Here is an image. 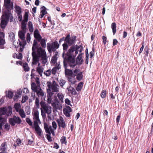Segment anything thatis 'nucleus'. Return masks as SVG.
I'll list each match as a JSON object with an SVG mask.
<instances>
[{"mask_svg": "<svg viewBox=\"0 0 153 153\" xmlns=\"http://www.w3.org/2000/svg\"><path fill=\"white\" fill-rule=\"evenodd\" d=\"M26 120L27 123L30 126H32L33 125L32 122L30 119L27 118L26 119Z\"/></svg>", "mask_w": 153, "mask_h": 153, "instance_id": "obj_50", "label": "nucleus"}, {"mask_svg": "<svg viewBox=\"0 0 153 153\" xmlns=\"http://www.w3.org/2000/svg\"><path fill=\"white\" fill-rule=\"evenodd\" d=\"M79 69H76L74 70L73 72V76L75 77L76 76L77 74L79 72Z\"/></svg>", "mask_w": 153, "mask_h": 153, "instance_id": "obj_46", "label": "nucleus"}, {"mask_svg": "<svg viewBox=\"0 0 153 153\" xmlns=\"http://www.w3.org/2000/svg\"><path fill=\"white\" fill-rule=\"evenodd\" d=\"M10 35H11L12 36V39H11V41H13V47L15 48H18L19 46H20V48H19V51L20 52H22L24 50L25 48V46H23V42H21L19 40H18V41H13V40L14 39V34L13 32L10 33Z\"/></svg>", "mask_w": 153, "mask_h": 153, "instance_id": "obj_6", "label": "nucleus"}, {"mask_svg": "<svg viewBox=\"0 0 153 153\" xmlns=\"http://www.w3.org/2000/svg\"><path fill=\"white\" fill-rule=\"evenodd\" d=\"M76 76V79L79 81H80L83 77L82 72H80L77 74Z\"/></svg>", "mask_w": 153, "mask_h": 153, "instance_id": "obj_32", "label": "nucleus"}, {"mask_svg": "<svg viewBox=\"0 0 153 153\" xmlns=\"http://www.w3.org/2000/svg\"><path fill=\"white\" fill-rule=\"evenodd\" d=\"M63 111L64 114L67 117H70V112L68 111L66 108H65L63 109Z\"/></svg>", "mask_w": 153, "mask_h": 153, "instance_id": "obj_38", "label": "nucleus"}, {"mask_svg": "<svg viewBox=\"0 0 153 153\" xmlns=\"http://www.w3.org/2000/svg\"><path fill=\"white\" fill-rule=\"evenodd\" d=\"M35 104L37 108H39V98L37 97L36 98Z\"/></svg>", "mask_w": 153, "mask_h": 153, "instance_id": "obj_49", "label": "nucleus"}, {"mask_svg": "<svg viewBox=\"0 0 153 153\" xmlns=\"http://www.w3.org/2000/svg\"><path fill=\"white\" fill-rule=\"evenodd\" d=\"M15 12L17 14H19L21 13L22 12V9L21 7L18 6L16 5L15 6Z\"/></svg>", "mask_w": 153, "mask_h": 153, "instance_id": "obj_25", "label": "nucleus"}, {"mask_svg": "<svg viewBox=\"0 0 153 153\" xmlns=\"http://www.w3.org/2000/svg\"><path fill=\"white\" fill-rule=\"evenodd\" d=\"M75 46L76 48V49L78 50V51H79L80 53H82L81 52L83 50V48L82 46L81 45L78 46L77 45H76Z\"/></svg>", "mask_w": 153, "mask_h": 153, "instance_id": "obj_43", "label": "nucleus"}, {"mask_svg": "<svg viewBox=\"0 0 153 153\" xmlns=\"http://www.w3.org/2000/svg\"><path fill=\"white\" fill-rule=\"evenodd\" d=\"M66 140V137H62L61 139L60 140V141L62 143H65L66 142H65Z\"/></svg>", "mask_w": 153, "mask_h": 153, "instance_id": "obj_57", "label": "nucleus"}, {"mask_svg": "<svg viewBox=\"0 0 153 153\" xmlns=\"http://www.w3.org/2000/svg\"><path fill=\"white\" fill-rule=\"evenodd\" d=\"M10 18V13H7L5 12L1 16V23L0 25L1 28L2 29H4L7 25Z\"/></svg>", "mask_w": 153, "mask_h": 153, "instance_id": "obj_3", "label": "nucleus"}, {"mask_svg": "<svg viewBox=\"0 0 153 153\" xmlns=\"http://www.w3.org/2000/svg\"><path fill=\"white\" fill-rule=\"evenodd\" d=\"M35 131L36 133L39 136H41L42 135V131L40 127H36L34 128Z\"/></svg>", "mask_w": 153, "mask_h": 153, "instance_id": "obj_22", "label": "nucleus"}, {"mask_svg": "<svg viewBox=\"0 0 153 153\" xmlns=\"http://www.w3.org/2000/svg\"><path fill=\"white\" fill-rule=\"evenodd\" d=\"M23 67L24 69V70L25 71H29L30 68L28 66V64L27 63L25 62L24 63L23 65Z\"/></svg>", "mask_w": 153, "mask_h": 153, "instance_id": "obj_39", "label": "nucleus"}, {"mask_svg": "<svg viewBox=\"0 0 153 153\" xmlns=\"http://www.w3.org/2000/svg\"><path fill=\"white\" fill-rule=\"evenodd\" d=\"M68 91L70 92L72 95H76V92L75 89L73 87L70 86L69 88H67Z\"/></svg>", "mask_w": 153, "mask_h": 153, "instance_id": "obj_23", "label": "nucleus"}, {"mask_svg": "<svg viewBox=\"0 0 153 153\" xmlns=\"http://www.w3.org/2000/svg\"><path fill=\"white\" fill-rule=\"evenodd\" d=\"M76 39V36H73L70 37V34H68L66 37V42L68 43L70 46L74 44Z\"/></svg>", "mask_w": 153, "mask_h": 153, "instance_id": "obj_9", "label": "nucleus"}, {"mask_svg": "<svg viewBox=\"0 0 153 153\" xmlns=\"http://www.w3.org/2000/svg\"><path fill=\"white\" fill-rule=\"evenodd\" d=\"M51 73V71L49 69L45 71L44 73V74L46 76H48L50 75Z\"/></svg>", "mask_w": 153, "mask_h": 153, "instance_id": "obj_47", "label": "nucleus"}, {"mask_svg": "<svg viewBox=\"0 0 153 153\" xmlns=\"http://www.w3.org/2000/svg\"><path fill=\"white\" fill-rule=\"evenodd\" d=\"M95 52V48L94 47L92 48V51L90 53V58H92L94 55V53Z\"/></svg>", "mask_w": 153, "mask_h": 153, "instance_id": "obj_48", "label": "nucleus"}, {"mask_svg": "<svg viewBox=\"0 0 153 153\" xmlns=\"http://www.w3.org/2000/svg\"><path fill=\"white\" fill-rule=\"evenodd\" d=\"M26 22L22 21L21 23V29L23 31L25 32H26L27 31L26 24Z\"/></svg>", "mask_w": 153, "mask_h": 153, "instance_id": "obj_24", "label": "nucleus"}, {"mask_svg": "<svg viewBox=\"0 0 153 153\" xmlns=\"http://www.w3.org/2000/svg\"><path fill=\"white\" fill-rule=\"evenodd\" d=\"M65 103L68 105H70L71 106L72 105H71V101H70L68 99L66 98L65 100Z\"/></svg>", "mask_w": 153, "mask_h": 153, "instance_id": "obj_61", "label": "nucleus"}, {"mask_svg": "<svg viewBox=\"0 0 153 153\" xmlns=\"http://www.w3.org/2000/svg\"><path fill=\"white\" fill-rule=\"evenodd\" d=\"M16 57L18 59H21L22 58V54L21 53H19L18 55L16 54Z\"/></svg>", "mask_w": 153, "mask_h": 153, "instance_id": "obj_60", "label": "nucleus"}, {"mask_svg": "<svg viewBox=\"0 0 153 153\" xmlns=\"http://www.w3.org/2000/svg\"><path fill=\"white\" fill-rule=\"evenodd\" d=\"M68 81L70 82H71V83L72 84H74L75 82V81L74 80V79H73L71 77L69 78Z\"/></svg>", "mask_w": 153, "mask_h": 153, "instance_id": "obj_64", "label": "nucleus"}, {"mask_svg": "<svg viewBox=\"0 0 153 153\" xmlns=\"http://www.w3.org/2000/svg\"><path fill=\"white\" fill-rule=\"evenodd\" d=\"M52 127H53L55 129H56V128H57V125L56 123V122L54 121H53L52 122Z\"/></svg>", "mask_w": 153, "mask_h": 153, "instance_id": "obj_62", "label": "nucleus"}, {"mask_svg": "<svg viewBox=\"0 0 153 153\" xmlns=\"http://www.w3.org/2000/svg\"><path fill=\"white\" fill-rule=\"evenodd\" d=\"M57 97L59 100L62 102H63V98L64 96L63 94H57Z\"/></svg>", "mask_w": 153, "mask_h": 153, "instance_id": "obj_45", "label": "nucleus"}, {"mask_svg": "<svg viewBox=\"0 0 153 153\" xmlns=\"http://www.w3.org/2000/svg\"><path fill=\"white\" fill-rule=\"evenodd\" d=\"M68 43L65 42L62 45V46L63 47V50H64V52L62 53V57L64 58V60H66V58H65V57L66 56L65 55L67 53H65V52L67 51V50L68 48Z\"/></svg>", "mask_w": 153, "mask_h": 153, "instance_id": "obj_16", "label": "nucleus"}, {"mask_svg": "<svg viewBox=\"0 0 153 153\" xmlns=\"http://www.w3.org/2000/svg\"><path fill=\"white\" fill-rule=\"evenodd\" d=\"M40 105L44 111L48 114H50L51 112V108L48 104H46L45 102L42 101L40 102Z\"/></svg>", "mask_w": 153, "mask_h": 153, "instance_id": "obj_8", "label": "nucleus"}, {"mask_svg": "<svg viewBox=\"0 0 153 153\" xmlns=\"http://www.w3.org/2000/svg\"><path fill=\"white\" fill-rule=\"evenodd\" d=\"M41 58L42 60V63L43 64H46L47 61V55L44 56Z\"/></svg>", "mask_w": 153, "mask_h": 153, "instance_id": "obj_41", "label": "nucleus"}, {"mask_svg": "<svg viewBox=\"0 0 153 153\" xmlns=\"http://www.w3.org/2000/svg\"><path fill=\"white\" fill-rule=\"evenodd\" d=\"M55 102L52 104V105L53 106H56V104L58 105V103H59V101L57 98H55Z\"/></svg>", "mask_w": 153, "mask_h": 153, "instance_id": "obj_56", "label": "nucleus"}, {"mask_svg": "<svg viewBox=\"0 0 153 153\" xmlns=\"http://www.w3.org/2000/svg\"><path fill=\"white\" fill-rule=\"evenodd\" d=\"M28 99V97L26 96H25L24 97H22V103H24L26 101V100H27Z\"/></svg>", "mask_w": 153, "mask_h": 153, "instance_id": "obj_54", "label": "nucleus"}, {"mask_svg": "<svg viewBox=\"0 0 153 153\" xmlns=\"http://www.w3.org/2000/svg\"><path fill=\"white\" fill-rule=\"evenodd\" d=\"M34 128L36 127H39V124H41V121L40 120L39 121H37V120H34Z\"/></svg>", "mask_w": 153, "mask_h": 153, "instance_id": "obj_44", "label": "nucleus"}, {"mask_svg": "<svg viewBox=\"0 0 153 153\" xmlns=\"http://www.w3.org/2000/svg\"><path fill=\"white\" fill-rule=\"evenodd\" d=\"M61 66L59 62L56 63L55 66L52 68L51 71L52 74L54 75H55L56 72L61 68Z\"/></svg>", "mask_w": 153, "mask_h": 153, "instance_id": "obj_17", "label": "nucleus"}, {"mask_svg": "<svg viewBox=\"0 0 153 153\" xmlns=\"http://www.w3.org/2000/svg\"><path fill=\"white\" fill-rule=\"evenodd\" d=\"M16 111L18 112V111L20 110V109H21V106L20 104L19 103H16L15 104L14 106Z\"/></svg>", "mask_w": 153, "mask_h": 153, "instance_id": "obj_30", "label": "nucleus"}, {"mask_svg": "<svg viewBox=\"0 0 153 153\" xmlns=\"http://www.w3.org/2000/svg\"><path fill=\"white\" fill-rule=\"evenodd\" d=\"M59 84L60 85L61 87H62L66 83V81L65 80L61 79L58 80Z\"/></svg>", "mask_w": 153, "mask_h": 153, "instance_id": "obj_36", "label": "nucleus"}, {"mask_svg": "<svg viewBox=\"0 0 153 153\" xmlns=\"http://www.w3.org/2000/svg\"><path fill=\"white\" fill-rule=\"evenodd\" d=\"M28 12H25V13L24 16V20L22 21V22H27L28 20Z\"/></svg>", "mask_w": 153, "mask_h": 153, "instance_id": "obj_34", "label": "nucleus"}, {"mask_svg": "<svg viewBox=\"0 0 153 153\" xmlns=\"http://www.w3.org/2000/svg\"><path fill=\"white\" fill-rule=\"evenodd\" d=\"M19 95L15 94L13 98V100L15 101H17L18 98L19 97Z\"/></svg>", "mask_w": 153, "mask_h": 153, "instance_id": "obj_63", "label": "nucleus"}, {"mask_svg": "<svg viewBox=\"0 0 153 153\" xmlns=\"http://www.w3.org/2000/svg\"><path fill=\"white\" fill-rule=\"evenodd\" d=\"M83 86V83L82 82H80L76 88V90L77 91H81L82 88Z\"/></svg>", "mask_w": 153, "mask_h": 153, "instance_id": "obj_31", "label": "nucleus"}, {"mask_svg": "<svg viewBox=\"0 0 153 153\" xmlns=\"http://www.w3.org/2000/svg\"><path fill=\"white\" fill-rule=\"evenodd\" d=\"M46 55H47V54L45 50L42 49L41 47L37 48V53H36V56L34 55V58L32 59V64L36 65L39 62L40 58H41Z\"/></svg>", "mask_w": 153, "mask_h": 153, "instance_id": "obj_2", "label": "nucleus"}, {"mask_svg": "<svg viewBox=\"0 0 153 153\" xmlns=\"http://www.w3.org/2000/svg\"><path fill=\"white\" fill-rule=\"evenodd\" d=\"M26 39L27 42L29 43L31 39L29 33H27V34Z\"/></svg>", "mask_w": 153, "mask_h": 153, "instance_id": "obj_58", "label": "nucleus"}, {"mask_svg": "<svg viewBox=\"0 0 153 153\" xmlns=\"http://www.w3.org/2000/svg\"><path fill=\"white\" fill-rule=\"evenodd\" d=\"M28 27L30 32H33V31L34 28L33 25L31 21H29L28 22Z\"/></svg>", "mask_w": 153, "mask_h": 153, "instance_id": "obj_26", "label": "nucleus"}, {"mask_svg": "<svg viewBox=\"0 0 153 153\" xmlns=\"http://www.w3.org/2000/svg\"><path fill=\"white\" fill-rule=\"evenodd\" d=\"M34 36V38L37 39L39 42H40L42 38L41 36L39 33V30L37 29H35V30Z\"/></svg>", "mask_w": 153, "mask_h": 153, "instance_id": "obj_18", "label": "nucleus"}, {"mask_svg": "<svg viewBox=\"0 0 153 153\" xmlns=\"http://www.w3.org/2000/svg\"><path fill=\"white\" fill-rule=\"evenodd\" d=\"M45 130L46 133H47L48 134H51L50 130H52L51 126L45 129Z\"/></svg>", "mask_w": 153, "mask_h": 153, "instance_id": "obj_55", "label": "nucleus"}, {"mask_svg": "<svg viewBox=\"0 0 153 153\" xmlns=\"http://www.w3.org/2000/svg\"><path fill=\"white\" fill-rule=\"evenodd\" d=\"M33 119L34 120H37V121H40V120L39 117V113L38 111H35L33 114Z\"/></svg>", "mask_w": 153, "mask_h": 153, "instance_id": "obj_20", "label": "nucleus"}, {"mask_svg": "<svg viewBox=\"0 0 153 153\" xmlns=\"http://www.w3.org/2000/svg\"><path fill=\"white\" fill-rule=\"evenodd\" d=\"M48 91V95H47V97H51L53 95V93H52L53 92L51 90V91H49V89L47 90Z\"/></svg>", "mask_w": 153, "mask_h": 153, "instance_id": "obj_52", "label": "nucleus"}, {"mask_svg": "<svg viewBox=\"0 0 153 153\" xmlns=\"http://www.w3.org/2000/svg\"><path fill=\"white\" fill-rule=\"evenodd\" d=\"M57 59V55L56 53L54 56H53L51 60V62L52 64H55L56 62Z\"/></svg>", "mask_w": 153, "mask_h": 153, "instance_id": "obj_28", "label": "nucleus"}, {"mask_svg": "<svg viewBox=\"0 0 153 153\" xmlns=\"http://www.w3.org/2000/svg\"><path fill=\"white\" fill-rule=\"evenodd\" d=\"M4 7L5 9L4 13H10V0H4Z\"/></svg>", "mask_w": 153, "mask_h": 153, "instance_id": "obj_14", "label": "nucleus"}, {"mask_svg": "<svg viewBox=\"0 0 153 153\" xmlns=\"http://www.w3.org/2000/svg\"><path fill=\"white\" fill-rule=\"evenodd\" d=\"M6 144L4 143H2L0 148V150L1 152H5L6 150L5 148Z\"/></svg>", "mask_w": 153, "mask_h": 153, "instance_id": "obj_40", "label": "nucleus"}, {"mask_svg": "<svg viewBox=\"0 0 153 153\" xmlns=\"http://www.w3.org/2000/svg\"><path fill=\"white\" fill-rule=\"evenodd\" d=\"M59 45L57 41H55L51 43H47V49L49 52L50 53L52 52L55 51L56 50L58 49Z\"/></svg>", "mask_w": 153, "mask_h": 153, "instance_id": "obj_5", "label": "nucleus"}, {"mask_svg": "<svg viewBox=\"0 0 153 153\" xmlns=\"http://www.w3.org/2000/svg\"><path fill=\"white\" fill-rule=\"evenodd\" d=\"M6 119L2 117V115L0 114V122L1 123V124L4 123Z\"/></svg>", "mask_w": 153, "mask_h": 153, "instance_id": "obj_51", "label": "nucleus"}, {"mask_svg": "<svg viewBox=\"0 0 153 153\" xmlns=\"http://www.w3.org/2000/svg\"><path fill=\"white\" fill-rule=\"evenodd\" d=\"M40 44L42 47L43 48H45L46 47V40L45 39H42L41 40Z\"/></svg>", "mask_w": 153, "mask_h": 153, "instance_id": "obj_35", "label": "nucleus"}, {"mask_svg": "<svg viewBox=\"0 0 153 153\" xmlns=\"http://www.w3.org/2000/svg\"><path fill=\"white\" fill-rule=\"evenodd\" d=\"M82 57V53H79L77 57L76 62L75 61V63L76 64V65L77 64L79 65L82 63L83 59Z\"/></svg>", "mask_w": 153, "mask_h": 153, "instance_id": "obj_19", "label": "nucleus"}, {"mask_svg": "<svg viewBox=\"0 0 153 153\" xmlns=\"http://www.w3.org/2000/svg\"><path fill=\"white\" fill-rule=\"evenodd\" d=\"M7 112V108L6 107H1L0 108V114L1 115L6 114Z\"/></svg>", "mask_w": 153, "mask_h": 153, "instance_id": "obj_21", "label": "nucleus"}, {"mask_svg": "<svg viewBox=\"0 0 153 153\" xmlns=\"http://www.w3.org/2000/svg\"><path fill=\"white\" fill-rule=\"evenodd\" d=\"M43 70L44 69L42 67H38L36 68L37 71L38 72L41 76H42V74Z\"/></svg>", "mask_w": 153, "mask_h": 153, "instance_id": "obj_29", "label": "nucleus"}, {"mask_svg": "<svg viewBox=\"0 0 153 153\" xmlns=\"http://www.w3.org/2000/svg\"><path fill=\"white\" fill-rule=\"evenodd\" d=\"M47 84L49 91L51 90L52 92H56L59 91V87L55 81H53L52 83L50 82H48Z\"/></svg>", "mask_w": 153, "mask_h": 153, "instance_id": "obj_7", "label": "nucleus"}, {"mask_svg": "<svg viewBox=\"0 0 153 153\" xmlns=\"http://www.w3.org/2000/svg\"><path fill=\"white\" fill-rule=\"evenodd\" d=\"M51 134H47L46 135L47 139L49 142H51L52 141V140L51 139Z\"/></svg>", "mask_w": 153, "mask_h": 153, "instance_id": "obj_59", "label": "nucleus"}, {"mask_svg": "<svg viewBox=\"0 0 153 153\" xmlns=\"http://www.w3.org/2000/svg\"><path fill=\"white\" fill-rule=\"evenodd\" d=\"M107 91L106 90H102L100 96L103 98H105L106 94Z\"/></svg>", "mask_w": 153, "mask_h": 153, "instance_id": "obj_42", "label": "nucleus"}, {"mask_svg": "<svg viewBox=\"0 0 153 153\" xmlns=\"http://www.w3.org/2000/svg\"><path fill=\"white\" fill-rule=\"evenodd\" d=\"M37 48L36 46H33V45L32 47V56L33 58H34V56L35 55L36 56V49Z\"/></svg>", "mask_w": 153, "mask_h": 153, "instance_id": "obj_37", "label": "nucleus"}, {"mask_svg": "<svg viewBox=\"0 0 153 153\" xmlns=\"http://www.w3.org/2000/svg\"><path fill=\"white\" fill-rule=\"evenodd\" d=\"M31 88L33 91L36 92L39 97L43 96L44 93L39 85H37L35 82L32 83L31 84Z\"/></svg>", "mask_w": 153, "mask_h": 153, "instance_id": "obj_4", "label": "nucleus"}, {"mask_svg": "<svg viewBox=\"0 0 153 153\" xmlns=\"http://www.w3.org/2000/svg\"><path fill=\"white\" fill-rule=\"evenodd\" d=\"M21 120L20 118L15 116L12 118H10V125L14 126L16 123L19 124L21 123Z\"/></svg>", "mask_w": 153, "mask_h": 153, "instance_id": "obj_11", "label": "nucleus"}, {"mask_svg": "<svg viewBox=\"0 0 153 153\" xmlns=\"http://www.w3.org/2000/svg\"><path fill=\"white\" fill-rule=\"evenodd\" d=\"M26 33L23 30L19 31V38L22 41V42H23V47L26 44L25 37V34Z\"/></svg>", "mask_w": 153, "mask_h": 153, "instance_id": "obj_12", "label": "nucleus"}, {"mask_svg": "<svg viewBox=\"0 0 153 153\" xmlns=\"http://www.w3.org/2000/svg\"><path fill=\"white\" fill-rule=\"evenodd\" d=\"M75 51L76 55L78 53V50L76 49L75 46L70 47L65 55V58L68 63V65L71 68H74L76 66L75 57V56L73 54L74 52Z\"/></svg>", "mask_w": 153, "mask_h": 153, "instance_id": "obj_1", "label": "nucleus"}, {"mask_svg": "<svg viewBox=\"0 0 153 153\" xmlns=\"http://www.w3.org/2000/svg\"><path fill=\"white\" fill-rule=\"evenodd\" d=\"M111 28L112 29L113 34L114 35L116 32V24L115 23L113 22L112 23Z\"/></svg>", "mask_w": 153, "mask_h": 153, "instance_id": "obj_27", "label": "nucleus"}, {"mask_svg": "<svg viewBox=\"0 0 153 153\" xmlns=\"http://www.w3.org/2000/svg\"><path fill=\"white\" fill-rule=\"evenodd\" d=\"M68 64L66 60H64V66L65 68V74L66 76H73V71H72L67 68V64Z\"/></svg>", "mask_w": 153, "mask_h": 153, "instance_id": "obj_10", "label": "nucleus"}, {"mask_svg": "<svg viewBox=\"0 0 153 153\" xmlns=\"http://www.w3.org/2000/svg\"><path fill=\"white\" fill-rule=\"evenodd\" d=\"M20 115L22 118H25V114L24 111V110L22 109H20V110L18 111Z\"/></svg>", "mask_w": 153, "mask_h": 153, "instance_id": "obj_33", "label": "nucleus"}, {"mask_svg": "<svg viewBox=\"0 0 153 153\" xmlns=\"http://www.w3.org/2000/svg\"><path fill=\"white\" fill-rule=\"evenodd\" d=\"M4 37V33L3 32H0V49H2L4 48L3 45L5 43Z\"/></svg>", "mask_w": 153, "mask_h": 153, "instance_id": "obj_15", "label": "nucleus"}, {"mask_svg": "<svg viewBox=\"0 0 153 153\" xmlns=\"http://www.w3.org/2000/svg\"><path fill=\"white\" fill-rule=\"evenodd\" d=\"M41 9L42 10L41 11V13H43L45 14H47V12L46 10V9L44 6H43L41 7Z\"/></svg>", "mask_w": 153, "mask_h": 153, "instance_id": "obj_53", "label": "nucleus"}, {"mask_svg": "<svg viewBox=\"0 0 153 153\" xmlns=\"http://www.w3.org/2000/svg\"><path fill=\"white\" fill-rule=\"evenodd\" d=\"M57 122L58 124V126L59 127H61L63 128H66V125L62 117H60L59 120L58 119L57 120Z\"/></svg>", "mask_w": 153, "mask_h": 153, "instance_id": "obj_13", "label": "nucleus"}]
</instances>
